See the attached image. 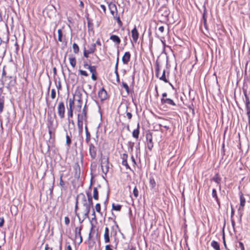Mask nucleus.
<instances>
[{
	"mask_svg": "<svg viewBox=\"0 0 250 250\" xmlns=\"http://www.w3.org/2000/svg\"><path fill=\"white\" fill-rule=\"evenodd\" d=\"M73 109H67V116H68V120L69 123H70V118L73 117Z\"/></svg>",
	"mask_w": 250,
	"mask_h": 250,
	"instance_id": "obj_40",
	"label": "nucleus"
},
{
	"mask_svg": "<svg viewBox=\"0 0 250 250\" xmlns=\"http://www.w3.org/2000/svg\"><path fill=\"white\" fill-rule=\"evenodd\" d=\"M105 250H113L110 245H106L105 247Z\"/></svg>",
	"mask_w": 250,
	"mask_h": 250,
	"instance_id": "obj_64",
	"label": "nucleus"
},
{
	"mask_svg": "<svg viewBox=\"0 0 250 250\" xmlns=\"http://www.w3.org/2000/svg\"><path fill=\"white\" fill-rule=\"evenodd\" d=\"M58 41L60 42H62V32L61 29H59L58 30Z\"/></svg>",
	"mask_w": 250,
	"mask_h": 250,
	"instance_id": "obj_43",
	"label": "nucleus"
},
{
	"mask_svg": "<svg viewBox=\"0 0 250 250\" xmlns=\"http://www.w3.org/2000/svg\"><path fill=\"white\" fill-rule=\"evenodd\" d=\"M52 174V184L51 187L49 188V190L50 191V195H52L53 194V191L54 189V184H55V176L53 173Z\"/></svg>",
	"mask_w": 250,
	"mask_h": 250,
	"instance_id": "obj_27",
	"label": "nucleus"
},
{
	"mask_svg": "<svg viewBox=\"0 0 250 250\" xmlns=\"http://www.w3.org/2000/svg\"><path fill=\"white\" fill-rule=\"evenodd\" d=\"M15 46L16 47V50H15V53L18 54V52H19V45L17 42L16 41V42L15 43Z\"/></svg>",
	"mask_w": 250,
	"mask_h": 250,
	"instance_id": "obj_59",
	"label": "nucleus"
},
{
	"mask_svg": "<svg viewBox=\"0 0 250 250\" xmlns=\"http://www.w3.org/2000/svg\"><path fill=\"white\" fill-rule=\"evenodd\" d=\"M161 103L162 105L176 106L175 103L170 98L161 99Z\"/></svg>",
	"mask_w": 250,
	"mask_h": 250,
	"instance_id": "obj_8",
	"label": "nucleus"
},
{
	"mask_svg": "<svg viewBox=\"0 0 250 250\" xmlns=\"http://www.w3.org/2000/svg\"><path fill=\"white\" fill-rule=\"evenodd\" d=\"M88 146V150L89 155L91 160H94L97 155V149L93 143L87 145Z\"/></svg>",
	"mask_w": 250,
	"mask_h": 250,
	"instance_id": "obj_3",
	"label": "nucleus"
},
{
	"mask_svg": "<svg viewBox=\"0 0 250 250\" xmlns=\"http://www.w3.org/2000/svg\"><path fill=\"white\" fill-rule=\"evenodd\" d=\"M101 166L103 172L106 176L109 171V158L106 156H102L101 158Z\"/></svg>",
	"mask_w": 250,
	"mask_h": 250,
	"instance_id": "obj_2",
	"label": "nucleus"
},
{
	"mask_svg": "<svg viewBox=\"0 0 250 250\" xmlns=\"http://www.w3.org/2000/svg\"><path fill=\"white\" fill-rule=\"evenodd\" d=\"M56 115L55 113H54L53 117H52L51 114L48 112L47 113V127L48 128H56V126H55L54 124V119L56 118Z\"/></svg>",
	"mask_w": 250,
	"mask_h": 250,
	"instance_id": "obj_4",
	"label": "nucleus"
},
{
	"mask_svg": "<svg viewBox=\"0 0 250 250\" xmlns=\"http://www.w3.org/2000/svg\"><path fill=\"white\" fill-rule=\"evenodd\" d=\"M82 226H81L80 227H76L75 229V239H77L78 238H80V242H79V244L81 243L83 241V238L81 235V230L82 229Z\"/></svg>",
	"mask_w": 250,
	"mask_h": 250,
	"instance_id": "obj_11",
	"label": "nucleus"
},
{
	"mask_svg": "<svg viewBox=\"0 0 250 250\" xmlns=\"http://www.w3.org/2000/svg\"><path fill=\"white\" fill-rule=\"evenodd\" d=\"M122 86L125 89V90L126 92H127V93L128 94H129L130 91V89H129V86L127 84V83H125L123 82H122Z\"/></svg>",
	"mask_w": 250,
	"mask_h": 250,
	"instance_id": "obj_45",
	"label": "nucleus"
},
{
	"mask_svg": "<svg viewBox=\"0 0 250 250\" xmlns=\"http://www.w3.org/2000/svg\"><path fill=\"white\" fill-rule=\"evenodd\" d=\"M134 143L131 142H128V146L130 148L131 152L133 151Z\"/></svg>",
	"mask_w": 250,
	"mask_h": 250,
	"instance_id": "obj_54",
	"label": "nucleus"
},
{
	"mask_svg": "<svg viewBox=\"0 0 250 250\" xmlns=\"http://www.w3.org/2000/svg\"><path fill=\"white\" fill-rule=\"evenodd\" d=\"M5 102V97L0 95V114H1L4 109V105Z\"/></svg>",
	"mask_w": 250,
	"mask_h": 250,
	"instance_id": "obj_20",
	"label": "nucleus"
},
{
	"mask_svg": "<svg viewBox=\"0 0 250 250\" xmlns=\"http://www.w3.org/2000/svg\"><path fill=\"white\" fill-rule=\"evenodd\" d=\"M78 197H77V198H76V201L75 207V212L76 216L78 218H79V214L77 212V210L78 209Z\"/></svg>",
	"mask_w": 250,
	"mask_h": 250,
	"instance_id": "obj_44",
	"label": "nucleus"
},
{
	"mask_svg": "<svg viewBox=\"0 0 250 250\" xmlns=\"http://www.w3.org/2000/svg\"><path fill=\"white\" fill-rule=\"evenodd\" d=\"M4 223V219L3 217L0 218V227L3 226Z\"/></svg>",
	"mask_w": 250,
	"mask_h": 250,
	"instance_id": "obj_62",
	"label": "nucleus"
},
{
	"mask_svg": "<svg viewBox=\"0 0 250 250\" xmlns=\"http://www.w3.org/2000/svg\"><path fill=\"white\" fill-rule=\"evenodd\" d=\"M203 22H204V25L205 27L207 28V17H206V9L205 6H204V13L203 14Z\"/></svg>",
	"mask_w": 250,
	"mask_h": 250,
	"instance_id": "obj_32",
	"label": "nucleus"
},
{
	"mask_svg": "<svg viewBox=\"0 0 250 250\" xmlns=\"http://www.w3.org/2000/svg\"><path fill=\"white\" fill-rule=\"evenodd\" d=\"M91 208V207H88L84 208V219L89 218V213Z\"/></svg>",
	"mask_w": 250,
	"mask_h": 250,
	"instance_id": "obj_26",
	"label": "nucleus"
},
{
	"mask_svg": "<svg viewBox=\"0 0 250 250\" xmlns=\"http://www.w3.org/2000/svg\"><path fill=\"white\" fill-rule=\"evenodd\" d=\"M149 185L151 188H154L156 186L155 181L152 177L149 178Z\"/></svg>",
	"mask_w": 250,
	"mask_h": 250,
	"instance_id": "obj_41",
	"label": "nucleus"
},
{
	"mask_svg": "<svg viewBox=\"0 0 250 250\" xmlns=\"http://www.w3.org/2000/svg\"><path fill=\"white\" fill-rule=\"evenodd\" d=\"M86 19L87 21V26L88 31H92L94 32L93 23V20L89 17V15L87 14Z\"/></svg>",
	"mask_w": 250,
	"mask_h": 250,
	"instance_id": "obj_15",
	"label": "nucleus"
},
{
	"mask_svg": "<svg viewBox=\"0 0 250 250\" xmlns=\"http://www.w3.org/2000/svg\"><path fill=\"white\" fill-rule=\"evenodd\" d=\"M82 196V201H83V204L85 203H87V200H86V197L85 195L83 193L80 194L79 195H78L77 197Z\"/></svg>",
	"mask_w": 250,
	"mask_h": 250,
	"instance_id": "obj_51",
	"label": "nucleus"
},
{
	"mask_svg": "<svg viewBox=\"0 0 250 250\" xmlns=\"http://www.w3.org/2000/svg\"><path fill=\"white\" fill-rule=\"evenodd\" d=\"M108 7H109L110 11H111V10L116 11V12L117 13V7H116V5L114 3L110 2L108 4Z\"/></svg>",
	"mask_w": 250,
	"mask_h": 250,
	"instance_id": "obj_35",
	"label": "nucleus"
},
{
	"mask_svg": "<svg viewBox=\"0 0 250 250\" xmlns=\"http://www.w3.org/2000/svg\"><path fill=\"white\" fill-rule=\"evenodd\" d=\"M159 78L160 80L163 81L165 83H167L168 82V81L167 80L166 76V71L165 70L163 72L162 75L161 77H159Z\"/></svg>",
	"mask_w": 250,
	"mask_h": 250,
	"instance_id": "obj_34",
	"label": "nucleus"
},
{
	"mask_svg": "<svg viewBox=\"0 0 250 250\" xmlns=\"http://www.w3.org/2000/svg\"><path fill=\"white\" fill-rule=\"evenodd\" d=\"M133 195L134 196L136 197V198H137L138 195H139V191H138V190L137 189L136 187H135L134 189H133Z\"/></svg>",
	"mask_w": 250,
	"mask_h": 250,
	"instance_id": "obj_52",
	"label": "nucleus"
},
{
	"mask_svg": "<svg viewBox=\"0 0 250 250\" xmlns=\"http://www.w3.org/2000/svg\"><path fill=\"white\" fill-rule=\"evenodd\" d=\"M245 95V103L246 104V110H250V101L248 96L247 95L246 91L244 92Z\"/></svg>",
	"mask_w": 250,
	"mask_h": 250,
	"instance_id": "obj_19",
	"label": "nucleus"
},
{
	"mask_svg": "<svg viewBox=\"0 0 250 250\" xmlns=\"http://www.w3.org/2000/svg\"><path fill=\"white\" fill-rule=\"evenodd\" d=\"M122 205L119 204H115L114 203L112 204V209L116 211H120L122 208Z\"/></svg>",
	"mask_w": 250,
	"mask_h": 250,
	"instance_id": "obj_28",
	"label": "nucleus"
},
{
	"mask_svg": "<svg viewBox=\"0 0 250 250\" xmlns=\"http://www.w3.org/2000/svg\"><path fill=\"white\" fill-rule=\"evenodd\" d=\"M69 60L71 65L74 68L76 65V60L75 57H73L72 55H70Z\"/></svg>",
	"mask_w": 250,
	"mask_h": 250,
	"instance_id": "obj_23",
	"label": "nucleus"
},
{
	"mask_svg": "<svg viewBox=\"0 0 250 250\" xmlns=\"http://www.w3.org/2000/svg\"><path fill=\"white\" fill-rule=\"evenodd\" d=\"M90 54H91V53H90V52L88 50L86 49L85 47H84V48H83V56H84V57L87 58L89 57V55Z\"/></svg>",
	"mask_w": 250,
	"mask_h": 250,
	"instance_id": "obj_48",
	"label": "nucleus"
},
{
	"mask_svg": "<svg viewBox=\"0 0 250 250\" xmlns=\"http://www.w3.org/2000/svg\"><path fill=\"white\" fill-rule=\"evenodd\" d=\"M87 203L89 205L90 207H91L93 208V203L92 199H87Z\"/></svg>",
	"mask_w": 250,
	"mask_h": 250,
	"instance_id": "obj_61",
	"label": "nucleus"
},
{
	"mask_svg": "<svg viewBox=\"0 0 250 250\" xmlns=\"http://www.w3.org/2000/svg\"><path fill=\"white\" fill-rule=\"evenodd\" d=\"M159 12L161 13V16L164 17L165 19L168 18L170 13L169 10L166 6L161 7L159 10Z\"/></svg>",
	"mask_w": 250,
	"mask_h": 250,
	"instance_id": "obj_9",
	"label": "nucleus"
},
{
	"mask_svg": "<svg viewBox=\"0 0 250 250\" xmlns=\"http://www.w3.org/2000/svg\"><path fill=\"white\" fill-rule=\"evenodd\" d=\"M122 164L123 166L125 167L126 169H131L130 166L127 163V161H122Z\"/></svg>",
	"mask_w": 250,
	"mask_h": 250,
	"instance_id": "obj_55",
	"label": "nucleus"
},
{
	"mask_svg": "<svg viewBox=\"0 0 250 250\" xmlns=\"http://www.w3.org/2000/svg\"><path fill=\"white\" fill-rule=\"evenodd\" d=\"M211 195L212 197L214 198L215 200L217 202L218 206V208H220V202L217 196L216 190L215 188L212 189Z\"/></svg>",
	"mask_w": 250,
	"mask_h": 250,
	"instance_id": "obj_18",
	"label": "nucleus"
},
{
	"mask_svg": "<svg viewBox=\"0 0 250 250\" xmlns=\"http://www.w3.org/2000/svg\"><path fill=\"white\" fill-rule=\"evenodd\" d=\"M62 177H63V174H61L60 175V183H59V185L62 188H63L64 186H65V183L62 180Z\"/></svg>",
	"mask_w": 250,
	"mask_h": 250,
	"instance_id": "obj_47",
	"label": "nucleus"
},
{
	"mask_svg": "<svg viewBox=\"0 0 250 250\" xmlns=\"http://www.w3.org/2000/svg\"><path fill=\"white\" fill-rule=\"evenodd\" d=\"M85 123V119H83L80 117H77V125L78 126H83V123Z\"/></svg>",
	"mask_w": 250,
	"mask_h": 250,
	"instance_id": "obj_38",
	"label": "nucleus"
},
{
	"mask_svg": "<svg viewBox=\"0 0 250 250\" xmlns=\"http://www.w3.org/2000/svg\"><path fill=\"white\" fill-rule=\"evenodd\" d=\"M85 142L87 145L91 143L90 133L85 134Z\"/></svg>",
	"mask_w": 250,
	"mask_h": 250,
	"instance_id": "obj_39",
	"label": "nucleus"
},
{
	"mask_svg": "<svg viewBox=\"0 0 250 250\" xmlns=\"http://www.w3.org/2000/svg\"><path fill=\"white\" fill-rule=\"evenodd\" d=\"M128 155L126 153H124L121 155V159L122 161H127Z\"/></svg>",
	"mask_w": 250,
	"mask_h": 250,
	"instance_id": "obj_57",
	"label": "nucleus"
},
{
	"mask_svg": "<svg viewBox=\"0 0 250 250\" xmlns=\"http://www.w3.org/2000/svg\"><path fill=\"white\" fill-rule=\"evenodd\" d=\"M58 114L61 119L64 118L65 116V105L62 101L59 103L58 105Z\"/></svg>",
	"mask_w": 250,
	"mask_h": 250,
	"instance_id": "obj_5",
	"label": "nucleus"
},
{
	"mask_svg": "<svg viewBox=\"0 0 250 250\" xmlns=\"http://www.w3.org/2000/svg\"><path fill=\"white\" fill-rule=\"evenodd\" d=\"M79 72L80 74L82 76H84L85 77H87L88 76V74L87 73L86 71L80 69L79 70Z\"/></svg>",
	"mask_w": 250,
	"mask_h": 250,
	"instance_id": "obj_49",
	"label": "nucleus"
},
{
	"mask_svg": "<svg viewBox=\"0 0 250 250\" xmlns=\"http://www.w3.org/2000/svg\"><path fill=\"white\" fill-rule=\"evenodd\" d=\"M89 49L88 50L91 53L93 54L95 52L96 50V44L92 43L90 46H88Z\"/></svg>",
	"mask_w": 250,
	"mask_h": 250,
	"instance_id": "obj_31",
	"label": "nucleus"
},
{
	"mask_svg": "<svg viewBox=\"0 0 250 250\" xmlns=\"http://www.w3.org/2000/svg\"><path fill=\"white\" fill-rule=\"evenodd\" d=\"M2 84H6V88L10 89L11 87H14L16 83V78L12 76H5L2 79Z\"/></svg>",
	"mask_w": 250,
	"mask_h": 250,
	"instance_id": "obj_1",
	"label": "nucleus"
},
{
	"mask_svg": "<svg viewBox=\"0 0 250 250\" xmlns=\"http://www.w3.org/2000/svg\"><path fill=\"white\" fill-rule=\"evenodd\" d=\"M146 139L147 143V146L149 150H151L153 147V143L152 142V134L151 133H147L146 134Z\"/></svg>",
	"mask_w": 250,
	"mask_h": 250,
	"instance_id": "obj_6",
	"label": "nucleus"
},
{
	"mask_svg": "<svg viewBox=\"0 0 250 250\" xmlns=\"http://www.w3.org/2000/svg\"><path fill=\"white\" fill-rule=\"evenodd\" d=\"M56 96V90L54 89H52L51 91V97L52 99H54L55 98Z\"/></svg>",
	"mask_w": 250,
	"mask_h": 250,
	"instance_id": "obj_53",
	"label": "nucleus"
},
{
	"mask_svg": "<svg viewBox=\"0 0 250 250\" xmlns=\"http://www.w3.org/2000/svg\"><path fill=\"white\" fill-rule=\"evenodd\" d=\"M48 133L50 136V139H51L52 137H55V132L56 128H48Z\"/></svg>",
	"mask_w": 250,
	"mask_h": 250,
	"instance_id": "obj_37",
	"label": "nucleus"
},
{
	"mask_svg": "<svg viewBox=\"0 0 250 250\" xmlns=\"http://www.w3.org/2000/svg\"><path fill=\"white\" fill-rule=\"evenodd\" d=\"M68 100L69 104L67 109H73L74 105V98L73 99L70 98Z\"/></svg>",
	"mask_w": 250,
	"mask_h": 250,
	"instance_id": "obj_33",
	"label": "nucleus"
},
{
	"mask_svg": "<svg viewBox=\"0 0 250 250\" xmlns=\"http://www.w3.org/2000/svg\"><path fill=\"white\" fill-rule=\"evenodd\" d=\"M73 52L75 54H78L79 52V47L76 43H74L72 45Z\"/></svg>",
	"mask_w": 250,
	"mask_h": 250,
	"instance_id": "obj_36",
	"label": "nucleus"
},
{
	"mask_svg": "<svg viewBox=\"0 0 250 250\" xmlns=\"http://www.w3.org/2000/svg\"><path fill=\"white\" fill-rule=\"evenodd\" d=\"M239 194L240 197V206L238 210H243L246 204V199L241 191L239 192Z\"/></svg>",
	"mask_w": 250,
	"mask_h": 250,
	"instance_id": "obj_10",
	"label": "nucleus"
},
{
	"mask_svg": "<svg viewBox=\"0 0 250 250\" xmlns=\"http://www.w3.org/2000/svg\"><path fill=\"white\" fill-rule=\"evenodd\" d=\"M160 67L158 60H157L155 62V74L157 78H159Z\"/></svg>",
	"mask_w": 250,
	"mask_h": 250,
	"instance_id": "obj_24",
	"label": "nucleus"
},
{
	"mask_svg": "<svg viewBox=\"0 0 250 250\" xmlns=\"http://www.w3.org/2000/svg\"><path fill=\"white\" fill-rule=\"evenodd\" d=\"M93 197L96 200H98L99 199V192H98L97 188L96 187H94L93 188Z\"/></svg>",
	"mask_w": 250,
	"mask_h": 250,
	"instance_id": "obj_30",
	"label": "nucleus"
},
{
	"mask_svg": "<svg viewBox=\"0 0 250 250\" xmlns=\"http://www.w3.org/2000/svg\"><path fill=\"white\" fill-rule=\"evenodd\" d=\"M131 34L133 42L136 43L138 40L139 34L135 26L131 30Z\"/></svg>",
	"mask_w": 250,
	"mask_h": 250,
	"instance_id": "obj_13",
	"label": "nucleus"
},
{
	"mask_svg": "<svg viewBox=\"0 0 250 250\" xmlns=\"http://www.w3.org/2000/svg\"><path fill=\"white\" fill-rule=\"evenodd\" d=\"M211 246L215 250H220L219 244L213 240L211 242Z\"/></svg>",
	"mask_w": 250,
	"mask_h": 250,
	"instance_id": "obj_25",
	"label": "nucleus"
},
{
	"mask_svg": "<svg viewBox=\"0 0 250 250\" xmlns=\"http://www.w3.org/2000/svg\"><path fill=\"white\" fill-rule=\"evenodd\" d=\"M87 111H88V107L86 106V103L83 109L82 113L81 114H78V117H80L83 119H85V122H88Z\"/></svg>",
	"mask_w": 250,
	"mask_h": 250,
	"instance_id": "obj_7",
	"label": "nucleus"
},
{
	"mask_svg": "<svg viewBox=\"0 0 250 250\" xmlns=\"http://www.w3.org/2000/svg\"><path fill=\"white\" fill-rule=\"evenodd\" d=\"M109 196V191H108L107 193V196H106V200L104 202V206H105V209L106 208V206H107V205L108 202Z\"/></svg>",
	"mask_w": 250,
	"mask_h": 250,
	"instance_id": "obj_50",
	"label": "nucleus"
},
{
	"mask_svg": "<svg viewBox=\"0 0 250 250\" xmlns=\"http://www.w3.org/2000/svg\"><path fill=\"white\" fill-rule=\"evenodd\" d=\"M104 237V242L105 243L110 242L109 230L107 227L105 228Z\"/></svg>",
	"mask_w": 250,
	"mask_h": 250,
	"instance_id": "obj_17",
	"label": "nucleus"
},
{
	"mask_svg": "<svg viewBox=\"0 0 250 250\" xmlns=\"http://www.w3.org/2000/svg\"><path fill=\"white\" fill-rule=\"evenodd\" d=\"M131 55L129 52H125L124 55L122 58V62L124 64H126L129 62L130 59Z\"/></svg>",
	"mask_w": 250,
	"mask_h": 250,
	"instance_id": "obj_16",
	"label": "nucleus"
},
{
	"mask_svg": "<svg viewBox=\"0 0 250 250\" xmlns=\"http://www.w3.org/2000/svg\"><path fill=\"white\" fill-rule=\"evenodd\" d=\"M64 222L65 224L67 226L69 225L70 223V219L68 216H66L64 217Z\"/></svg>",
	"mask_w": 250,
	"mask_h": 250,
	"instance_id": "obj_60",
	"label": "nucleus"
},
{
	"mask_svg": "<svg viewBox=\"0 0 250 250\" xmlns=\"http://www.w3.org/2000/svg\"><path fill=\"white\" fill-rule=\"evenodd\" d=\"M126 113L127 117L129 120H130L132 118V115L130 112H127V109H128L127 106H126Z\"/></svg>",
	"mask_w": 250,
	"mask_h": 250,
	"instance_id": "obj_58",
	"label": "nucleus"
},
{
	"mask_svg": "<svg viewBox=\"0 0 250 250\" xmlns=\"http://www.w3.org/2000/svg\"><path fill=\"white\" fill-rule=\"evenodd\" d=\"M107 92L105 89L103 87L99 92H98V97L102 101H103L106 99L107 98Z\"/></svg>",
	"mask_w": 250,
	"mask_h": 250,
	"instance_id": "obj_12",
	"label": "nucleus"
},
{
	"mask_svg": "<svg viewBox=\"0 0 250 250\" xmlns=\"http://www.w3.org/2000/svg\"><path fill=\"white\" fill-rule=\"evenodd\" d=\"M211 180L217 183L218 185L219 188L220 190H221V178L219 175V173L218 172L215 173V175L212 177L211 179Z\"/></svg>",
	"mask_w": 250,
	"mask_h": 250,
	"instance_id": "obj_14",
	"label": "nucleus"
},
{
	"mask_svg": "<svg viewBox=\"0 0 250 250\" xmlns=\"http://www.w3.org/2000/svg\"><path fill=\"white\" fill-rule=\"evenodd\" d=\"M83 104V100L82 99V98L80 96H79V99L77 100V104L76 105V107L78 109V110H80Z\"/></svg>",
	"mask_w": 250,
	"mask_h": 250,
	"instance_id": "obj_29",
	"label": "nucleus"
},
{
	"mask_svg": "<svg viewBox=\"0 0 250 250\" xmlns=\"http://www.w3.org/2000/svg\"><path fill=\"white\" fill-rule=\"evenodd\" d=\"M139 127V124L138 123L137 125V128L134 129L132 132V136L136 139H138L139 138L140 133Z\"/></svg>",
	"mask_w": 250,
	"mask_h": 250,
	"instance_id": "obj_21",
	"label": "nucleus"
},
{
	"mask_svg": "<svg viewBox=\"0 0 250 250\" xmlns=\"http://www.w3.org/2000/svg\"><path fill=\"white\" fill-rule=\"evenodd\" d=\"M239 245L241 250H245V247L243 243L242 242H239Z\"/></svg>",
	"mask_w": 250,
	"mask_h": 250,
	"instance_id": "obj_63",
	"label": "nucleus"
},
{
	"mask_svg": "<svg viewBox=\"0 0 250 250\" xmlns=\"http://www.w3.org/2000/svg\"><path fill=\"white\" fill-rule=\"evenodd\" d=\"M95 209L97 212L99 213L101 212V205L100 203H97L96 204Z\"/></svg>",
	"mask_w": 250,
	"mask_h": 250,
	"instance_id": "obj_56",
	"label": "nucleus"
},
{
	"mask_svg": "<svg viewBox=\"0 0 250 250\" xmlns=\"http://www.w3.org/2000/svg\"><path fill=\"white\" fill-rule=\"evenodd\" d=\"M66 144L69 147L71 144V139L70 136H69L67 133H66Z\"/></svg>",
	"mask_w": 250,
	"mask_h": 250,
	"instance_id": "obj_46",
	"label": "nucleus"
},
{
	"mask_svg": "<svg viewBox=\"0 0 250 250\" xmlns=\"http://www.w3.org/2000/svg\"><path fill=\"white\" fill-rule=\"evenodd\" d=\"M110 39L113 42L117 43L118 44H119L121 42V39L118 36L116 35H111L110 37Z\"/></svg>",
	"mask_w": 250,
	"mask_h": 250,
	"instance_id": "obj_22",
	"label": "nucleus"
},
{
	"mask_svg": "<svg viewBox=\"0 0 250 250\" xmlns=\"http://www.w3.org/2000/svg\"><path fill=\"white\" fill-rule=\"evenodd\" d=\"M88 69L91 74H97L96 67V66H88Z\"/></svg>",
	"mask_w": 250,
	"mask_h": 250,
	"instance_id": "obj_42",
	"label": "nucleus"
}]
</instances>
